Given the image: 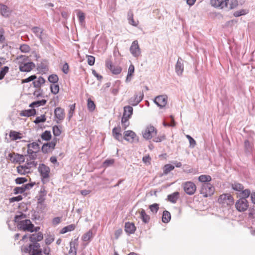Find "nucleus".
<instances>
[{
    "label": "nucleus",
    "instance_id": "obj_3",
    "mask_svg": "<svg viewBox=\"0 0 255 255\" xmlns=\"http://www.w3.org/2000/svg\"><path fill=\"white\" fill-rule=\"evenodd\" d=\"M215 192L214 187L210 183H203L200 191V194L204 197H208L213 195Z\"/></svg>",
    "mask_w": 255,
    "mask_h": 255
},
{
    "label": "nucleus",
    "instance_id": "obj_9",
    "mask_svg": "<svg viewBox=\"0 0 255 255\" xmlns=\"http://www.w3.org/2000/svg\"><path fill=\"white\" fill-rule=\"evenodd\" d=\"M155 128L152 126H148L142 132L143 137L146 139H150L156 134Z\"/></svg>",
    "mask_w": 255,
    "mask_h": 255
},
{
    "label": "nucleus",
    "instance_id": "obj_41",
    "mask_svg": "<svg viewBox=\"0 0 255 255\" xmlns=\"http://www.w3.org/2000/svg\"><path fill=\"white\" fill-rule=\"evenodd\" d=\"M25 218H26V215L20 212L18 215H16L15 216L14 221L17 224L20 221L23 220V219Z\"/></svg>",
    "mask_w": 255,
    "mask_h": 255
},
{
    "label": "nucleus",
    "instance_id": "obj_10",
    "mask_svg": "<svg viewBox=\"0 0 255 255\" xmlns=\"http://www.w3.org/2000/svg\"><path fill=\"white\" fill-rule=\"evenodd\" d=\"M57 139L54 138L52 140L49 142L44 143L41 148V150L44 153H47L55 148Z\"/></svg>",
    "mask_w": 255,
    "mask_h": 255
},
{
    "label": "nucleus",
    "instance_id": "obj_23",
    "mask_svg": "<svg viewBox=\"0 0 255 255\" xmlns=\"http://www.w3.org/2000/svg\"><path fill=\"white\" fill-rule=\"evenodd\" d=\"M29 235V241L32 243H35L40 241L43 238V234L40 232H38V233L33 234Z\"/></svg>",
    "mask_w": 255,
    "mask_h": 255
},
{
    "label": "nucleus",
    "instance_id": "obj_27",
    "mask_svg": "<svg viewBox=\"0 0 255 255\" xmlns=\"http://www.w3.org/2000/svg\"><path fill=\"white\" fill-rule=\"evenodd\" d=\"M140 214V218L141 219L142 221L145 223L147 224L149 222L150 217L149 215L146 214L145 211L144 209H141L140 211H139Z\"/></svg>",
    "mask_w": 255,
    "mask_h": 255
},
{
    "label": "nucleus",
    "instance_id": "obj_33",
    "mask_svg": "<svg viewBox=\"0 0 255 255\" xmlns=\"http://www.w3.org/2000/svg\"><path fill=\"white\" fill-rule=\"evenodd\" d=\"M45 82V79L42 77L40 76L37 80L33 81V84L34 87L39 88Z\"/></svg>",
    "mask_w": 255,
    "mask_h": 255
},
{
    "label": "nucleus",
    "instance_id": "obj_51",
    "mask_svg": "<svg viewBox=\"0 0 255 255\" xmlns=\"http://www.w3.org/2000/svg\"><path fill=\"white\" fill-rule=\"evenodd\" d=\"M69 107H70V110L69 111L68 114V117H67L69 121L70 120V119H71V118L73 116V115L75 109V104L70 105L69 106Z\"/></svg>",
    "mask_w": 255,
    "mask_h": 255
},
{
    "label": "nucleus",
    "instance_id": "obj_28",
    "mask_svg": "<svg viewBox=\"0 0 255 255\" xmlns=\"http://www.w3.org/2000/svg\"><path fill=\"white\" fill-rule=\"evenodd\" d=\"M48 63L47 60H44L37 66V68L41 72H45L48 70Z\"/></svg>",
    "mask_w": 255,
    "mask_h": 255
},
{
    "label": "nucleus",
    "instance_id": "obj_44",
    "mask_svg": "<svg viewBox=\"0 0 255 255\" xmlns=\"http://www.w3.org/2000/svg\"><path fill=\"white\" fill-rule=\"evenodd\" d=\"M27 169H26L25 165H19L17 167V171L19 174H25L28 171H27Z\"/></svg>",
    "mask_w": 255,
    "mask_h": 255
},
{
    "label": "nucleus",
    "instance_id": "obj_4",
    "mask_svg": "<svg viewBox=\"0 0 255 255\" xmlns=\"http://www.w3.org/2000/svg\"><path fill=\"white\" fill-rule=\"evenodd\" d=\"M218 202L224 206H231L234 204V199L230 194H223L220 196L218 199Z\"/></svg>",
    "mask_w": 255,
    "mask_h": 255
},
{
    "label": "nucleus",
    "instance_id": "obj_6",
    "mask_svg": "<svg viewBox=\"0 0 255 255\" xmlns=\"http://www.w3.org/2000/svg\"><path fill=\"white\" fill-rule=\"evenodd\" d=\"M235 206L239 212H244L249 208V202L245 198H241L236 202Z\"/></svg>",
    "mask_w": 255,
    "mask_h": 255
},
{
    "label": "nucleus",
    "instance_id": "obj_2",
    "mask_svg": "<svg viewBox=\"0 0 255 255\" xmlns=\"http://www.w3.org/2000/svg\"><path fill=\"white\" fill-rule=\"evenodd\" d=\"M32 243L24 247L23 251L25 253H28V255H42L41 249H40V244L37 242Z\"/></svg>",
    "mask_w": 255,
    "mask_h": 255
},
{
    "label": "nucleus",
    "instance_id": "obj_13",
    "mask_svg": "<svg viewBox=\"0 0 255 255\" xmlns=\"http://www.w3.org/2000/svg\"><path fill=\"white\" fill-rule=\"evenodd\" d=\"M19 69L21 72H30L35 67V64L32 62L23 63L19 61Z\"/></svg>",
    "mask_w": 255,
    "mask_h": 255
},
{
    "label": "nucleus",
    "instance_id": "obj_35",
    "mask_svg": "<svg viewBox=\"0 0 255 255\" xmlns=\"http://www.w3.org/2000/svg\"><path fill=\"white\" fill-rule=\"evenodd\" d=\"M198 180L203 183H206L211 181L212 178L208 175H201L198 177Z\"/></svg>",
    "mask_w": 255,
    "mask_h": 255
},
{
    "label": "nucleus",
    "instance_id": "obj_55",
    "mask_svg": "<svg viewBox=\"0 0 255 255\" xmlns=\"http://www.w3.org/2000/svg\"><path fill=\"white\" fill-rule=\"evenodd\" d=\"M25 191V190L23 185L21 187H16L13 190V192L15 194H18L19 193L22 194Z\"/></svg>",
    "mask_w": 255,
    "mask_h": 255
},
{
    "label": "nucleus",
    "instance_id": "obj_34",
    "mask_svg": "<svg viewBox=\"0 0 255 255\" xmlns=\"http://www.w3.org/2000/svg\"><path fill=\"white\" fill-rule=\"evenodd\" d=\"M224 0H211V4L215 7H220L221 8H224V6L222 3H224Z\"/></svg>",
    "mask_w": 255,
    "mask_h": 255
},
{
    "label": "nucleus",
    "instance_id": "obj_54",
    "mask_svg": "<svg viewBox=\"0 0 255 255\" xmlns=\"http://www.w3.org/2000/svg\"><path fill=\"white\" fill-rule=\"evenodd\" d=\"M149 208L153 213L156 214L159 210V205L157 203H154L149 205Z\"/></svg>",
    "mask_w": 255,
    "mask_h": 255
},
{
    "label": "nucleus",
    "instance_id": "obj_60",
    "mask_svg": "<svg viewBox=\"0 0 255 255\" xmlns=\"http://www.w3.org/2000/svg\"><path fill=\"white\" fill-rule=\"evenodd\" d=\"M186 137L188 139L189 143H190V147L191 148H193L195 147L196 143V141L193 138H192L190 135H187Z\"/></svg>",
    "mask_w": 255,
    "mask_h": 255
},
{
    "label": "nucleus",
    "instance_id": "obj_25",
    "mask_svg": "<svg viewBox=\"0 0 255 255\" xmlns=\"http://www.w3.org/2000/svg\"><path fill=\"white\" fill-rule=\"evenodd\" d=\"M244 148L246 154H251L254 149L253 143L250 142L248 139L245 140L244 141Z\"/></svg>",
    "mask_w": 255,
    "mask_h": 255
},
{
    "label": "nucleus",
    "instance_id": "obj_47",
    "mask_svg": "<svg viewBox=\"0 0 255 255\" xmlns=\"http://www.w3.org/2000/svg\"><path fill=\"white\" fill-rule=\"evenodd\" d=\"M46 118L45 115H42L40 117H37L36 118L35 120L34 121V123L35 124H38L40 123H44L46 121Z\"/></svg>",
    "mask_w": 255,
    "mask_h": 255
},
{
    "label": "nucleus",
    "instance_id": "obj_20",
    "mask_svg": "<svg viewBox=\"0 0 255 255\" xmlns=\"http://www.w3.org/2000/svg\"><path fill=\"white\" fill-rule=\"evenodd\" d=\"M175 70L178 76L182 75L184 71L183 60L181 58H179L175 66Z\"/></svg>",
    "mask_w": 255,
    "mask_h": 255
},
{
    "label": "nucleus",
    "instance_id": "obj_5",
    "mask_svg": "<svg viewBox=\"0 0 255 255\" xmlns=\"http://www.w3.org/2000/svg\"><path fill=\"white\" fill-rule=\"evenodd\" d=\"M32 32L37 37L41 43L45 41L47 38V35L44 32V29L42 28L34 26L31 29Z\"/></svg>",
    "mask_w": 255,
    "mask_h": 255
},
{
    "label": "nucleus",
    "instance_id": "obj_53",
    "mask_svg": "<svg viewBox=\"0 0 255 255\" xmlns=\"http://www.w3.org/2000/svg\"><path fill=\"white\" fill-rule=\"evenodd\" d=\"M9 136L12 140H16L20 138L19 133L15 131H11L9 133Z\"/></svg>",
    "mask_w": 255,
    "mask_h": 255
},
{
    "label": "nucleus",
    "instance_id": "obj_7",
    "mask_svg": "<svg viewBox=\"0 0 255 255\" xmlns=\"http://www.w3.org/2000/svg\"><path fill=\"white\" fill-rule=\"evenodd\" d=\"M38 171L42 178V181L44 183L45 180L47 179L49 177L50 168L45 164H41L38 167Z\"/></svg>",
    "mask_w": 255,
    "mask_h": 255
},
{
    "label": "nucleus",
    "instance_id": "obj_58",
    "mask_svg": "<svg viewBox=\"0 0 255 255\" xmlns=\"http://www.w3.org/2000/svg\"><path fill=\"white\" fill-rule=\"evenodd\" d=\"M19 49L22 52L27 53L30 51V47L27 44H22L20 46Z\"/></svg>",
    "mask_w": 255,
    "mask_h": 255
},
{
    "label": "nucleus",
    "instance_id": "obj_42",
    "mask_svg": "<svg viewBox=\"0 0 255 255\" xmlns=\"http://www.w3.org/2000/svg\"><path fill=\"white\" fill-rule=\"evenodd\" d=\"M27 147L31 148L36 152H37L40 149L39 145L38 144V143L35 142H33L32 143L28 144Z\"/></svg>",
    "mask_w": 255,
    "mask_h": 255
},
{
    "label": "nucleus",
    "instance_id": "obj_29",
    "mask_svg": "<svg viewBox=\"0 0 255 255\" xmlns=\"http://www.w3.org/2000/svg\"><path fill=\"white\" fill-rule=\"evenodd\" d=\"M24 160L25 158L23 155L16 153L15 154H14L13 159L11 160V162L20 163L24 162Z\"/></svg>",
    "mask_w": 255,
    "mask_h": 255
},
{
    "label": "nucleus",
    "instance_id": "obj_59",
    "mask_svg": "<svg viewBox=\"0 0 255 255\" xmlns=\"http://www.w3.org/2000/svg\"><path fill=\"white\" fill-rule=\"evenodd\" d=\"M54 240V238L53 236L49 235H47V237L46 238L45 240V244L47 245H50Z\"/></svg>",
    "mask_w": 255,
    "mask_h": 255
},
{
    "label": "nucleus",
    "instance_id": "obj_40",
    "mask_svg": "<svg viewBox=\"0 0 255 255\" xmlns=\"http://www.w3.org/2000/svg\"><path fill=\"white\" fill-rule=\"evenodd\" d=\"M92 232L91 231H88L86 233L84 234L82 236V240L84 242L90 241L92 238Z\"/></svg>",
    "mask_w": 255,
    "mask_h": 255
},
{
    "label": "nucleus",
    "instance_id": "obj_8",
    "mask_svg": "<svg viewBox=\"0 0 255 255\" xmlns=\"http://www.w3.org/2000/svg\"><path fill=\"white\" fill-rule=\"evenodd\" d=\"M143 96L144 94L143 91H140L138 93H136L134 94L133 97L129 99L128 103L132 106H135L142 100Z\"/></svg>",
    "mask_w": 255,
    "mask_h": 255
},
{
    "label": "nucleus",
    "instance_id": "obj_15",
    "mask_svg": "<svg viewBox=\"0 0 255 255\" xmlns=\"http://www.w3.org/2000/svg\"><path fill=\"white\" fill-rule=\"evenodd\" d=\"M154 102L159 108H163L167 104V97L165 95L156 96L154 100Z\"/></svg>",
    "mask_w": 255,
    "mask_h": 255
},
{
    "label": "nucleus",
    "instance_id": "obj_64",
    "mask_svg": "<svg viewBox=\"0 0 255 255\" xmlns=\"http://www.w3.org/2000/svg\"><path fill=\"white\" fill-rule=\"evenodd\" d=\"M27 180L25 177H17L15 179V181L17 184H21L27 182Z\"/></svg>",
    "mask_w": 255,
    "mask_h": 255
},
{
    "label": "nucleus",
    "instance_id": "obj_49",
    "mask_svg": "<svg viewBox=\"0 0 255 255\" xmlns=\"http://www.w3.org/2000/svg\"><path fill=\"white\" fill-rule=\"evenodd\" d=\"M50 90L51 93L55 95L59 92V86L58 84H53L50 86Z\"/></svg>",
    "mask_w": 255,
    "mask_h": 255
},
{
    "label": "nucleus",
    "instance_id": "obj_36",
    "mask_svg": "<svg viewBox=\"0 0 255 255\" xmlns=\"http://www.w3.org/2000/svg\"><path fill=\"white\" fill-rule=\"evenodd\" d=\"M46 103V100L43 99L32 102L29 105V107L33 108L34 107H38L40 106H43Z\"/></svg>",
    "mask_w": 255,
    "mask_h": 255
},
{
    "label": "nucleus",
    "instance_id": "obj_50",
    "mask_svg": "<svg viewBox=\"0 0 255 255\" xmlns=\"http://www.w3.org/2000/svg\"><path fill=\"white\" fill-rule=\"evenodd\" d=\"M70 248L66 255H76V249L74 247V245L72 242L70 244Z\"/></svg>",
    "mask_w": 255,
    "mask_h": 255
},
{
    "label": "nucleus",
    "instance_id": "obj_22",
    "mask_svg": "<svg viewBox=\"0 0 255 255\" xmlns=\"http://www.w3.org/2000/svg\"><path fill=\"white\" fill-rule=\"evenodd\" d=\"M136 230L134 224L129 222H126L125 226V231L128 235L134 234Z\"/></svg>",
    "mask_w": 255,
    "mask_h": 255
},
{
    "label": "nucleus",
    "instance_id": "obj_63",
    "mask_svg": "<svg viewBox=\"0 0 255 255\" xmlns=\"http://www.w3.org/2000/svg\"><path fill=\"white\" fill-rule=\"evenodd\" d=\"M95 61V58L93 56L88 55L87 56V62L89 65L92 66L94 64Z\"/></svg>",
    "mask_w": 255,
    "mask_h": 255
},
{
    "label": "nucleus",
    "instance_id": "obj_56",
    "mask_svg": "<svg viewBox=\"0 0 255 255\" xmlns=\"http://www.w3.org/2000/svg\"><path fill=\"white\" fill-rule=\"evenodd\" d=\"M241 192H242L241 193V195H241V196H242V197H241V198H245V199H247V198L248 197H249V196H250V195H251V193H252L251 192V191H250L249 189H245V190H244V189H243V190H242L241 191Z\"/></svg>",
    "mask_w": 255,
    "mask_h": 255
},
{
    "label": "nucleus",
    "instance_id": "obj_30",
    "mask_svg": "<svg viewBox=\"0 0 255 255\" xmlns=\"http://www.w3.org/2000/svg\"><path fill=\"white\" fill-rule=\"evenodd\" d=\"M179 193L178 192H175L171 194L168 195L167 196V199L170 202L172 203H175L179 198Z\"/></svg>",
    "mask_w": 255,
    "mask_h": 255
},
{
    "label": "nucleus",
    "instance_id": "obj_37",
    "mask_svg": "<svg viewBox=\"0 0 255 255\" xmlns=\"http://www.w3.org/2000/svg\"><path fill=\"white\" fill-rule=\"evenodd\" d=\"M87 108L90 112H93L96 108V105L94 101L90 98H89L87 100Z\"/></svg>",
    "mask_w": 255,
    "mask_h": 255
},
{
    "label": "nucleus",
    "instance_id": "obj_18",
    "mask_svg": "<svg viewBox=\"0 0 255 255\" xmlns=\"http://www.w3.org/2000/svg\"><path fill=\"white\" fill-rule=\"evenodd\" d=\"M121 132L122 129L120 126L115 127L112 130L113 136L120 142H122L124 139Z\"/></svg>",
    "mask_w": 255,
    "mask_h": 255
},
{
    "label": "nucleus",
    "instance_id": "obj_12",
    "mask_svg": "<svg viewBox=\"0 0 255 255\" xmlns=\"http://www.w3.org/2000/svg\"><path fill=\"white\" fill-rule=\"evenodd\" d=\"M183 188L186 194L189 195H192L195 192L196 187L193 182L188 181L185 182L183 184Z\"/></svg>",
    "mask_w": 255,
    "mask_h": 255
},
{
    "label": "nucleus",
    "instance_id": "obj_48",
    "mask_svg": "<svg viewBox=\"0 0 255 255\" xmlns=\"http://www.w3.org/2000/svg\"><path fill=\"white\" fill-rule=\"evenodd\" d=\"M9 67L8 66H4L1 68L0 71V80H2L5 75L8 72Z\"/></svg>",
    "mask_w": 255,
    "mask_h": 255
},
{
    "label": "nucleus",
    "instance_id": "obj_61",
    "mask_svg": "<svg viewBox=\"0 0 255 255\" xmlns=\"http://www.w3.org/2000/svg\"><path fill=\"white\" fill-rule=\"evenodd\" d=\"M77 16L79 18L80 23H82L85 21V14L83 12L79 11L77 13Z\"/></svg>",
    "mask_w": 255,
    "mask_h": 255
},
{
    "label": "nucleus",
    "instance_id": "obj_46",
    "mask_svg": "<svg viewBox=\"0 0 255 255\" xmlns=\"http://www.w3.org/2000/svg\"><path fill=\"white\" fill-rule=\"evenodd\" d=\"M48 81L53 84L57 83L58 81V77L56 74H52L49 76Z\"/></svg>",
    "mask_w": 255,
    "mask_h": 255
},
{
    "label": "nucleus",
    "instance_id": "obj_21",
    "mask_svg": "<svg viewBox=\"0 0 255 255\" xmlns=\"http://www.w3.org/2000/svg\"><path fill=\"white\" fill-rule=\"evenodd\" d=\"M11 12L12 10L7 5L0 3V13L2 16L8 17L11 14Z\"/></svg>",
    "mask_w": 255,
    "mask_h": 255
},
{
    "label": "nucleus",
    "instance_id": "obj_26",
    "mask_svg": "<svg viewBox=\"0 0 255 255\" xmlns=\"http://www.w3.org/2000/svg\"><path fill=\"white\" fill-rule=\"evenodd\" d=\"M36 114V110L34 109H31L20 111L19 115L20 116L29 117L35 115Z\"/></svg>",
    "mask_w": 255,
    "mask_h": 255
},
{
    "label": "nucleus",
    "instance_id": "obj_38",
    "mask_svg": "<svg viewBox=\"0 0 255 255\" xmlns=\"http://www.w3.org/2000/svg\"><path fill=\"white\" fill-rule=\"evenodd\" d=\"M174 169V166L169 164H167L164 165L163 168V174L167 175L171 171Z\"/></svg>",
    "mask_w": 255,
    "mask_h": 255
},
{
    "label": "nucleus",
    "instance_id": "obj_14",
    "mask_svg": "<svg viewBox=\"0 0 255 255\" xmlns=\"http://www.w3.org/2000/svg\"><path fill=\"white\" fill-rule=\"evenodd\" d=\"M106 66L114 74H119L122 71L121 67L114 65L110 59L106 60Z\"/></svg>",
    "mask_w": 255,
    "mask_h": 255
},
{
    "label": "nucleus",
    "instance_id": "obj_39",
    "mask_svg": "<svg viewBox=\"0 0 255 255\" xmlns=\"http://www.w3.org/2000/svg\"><path fill=\"white\" fill-rule=\"evenodd\" d=\"M41 137L43 140L48 141L51 138V132L48 130H45L41 135Z\"/></svg>",
    "mask_w": 255,
    "mask_h": 255
},
{
    "label": "nucleus",
    "instance_id": "obj_11",
    "mask_svg": "<svg viewBox=\"0 0 255 255\" xmlns=\"http://www.w3.org/2000/svg\"><path fill=\"white\" fill-rule=\"evenodd\" d=\"M124 139L129 142H138V138L135 133L132 130H127L124 133Z\"/></svg>",
    "mask_w": 255,
    "mask_h": 255
},
{
    "label": "nucleus",
    "instance_id": "obj_32",
    "mask_svg": "<svg viewBox=\"0 0 255 255\" xmlns=\"http://www.w3.org/2000/svg\"><path fill=\"white\" fill-rule=\"evenodd\" d=\"M171 219V215L169 212L165 210L163 212L162 221L164 223H168Z\"/></svg>",
    "mask_w": 255,
    "mask_h": 255
},
{
    "label": "nucleus",
    "instance_id": "obj_31",
    "mask_svg": "<svg viewBox=\"0 0 255 255\" xmlns=\"http://www.w3.org/2000/svg\"><path fill=\"white\" fill-rule=\"evenodd\" d=\"M75 229V225L74 224H70L64 228H63L60 231V234H64L68 232H71Z\"/></svg>",
    "mask_w": 255,
    "mask_h": 255
},
{
    "label": "nucleus",
    "instance_id": "obj_45",
    "mask_svg": "<svg viewBox=\"0 0 255 255\" xmlns=\"http://www.w3.org/2000/svg\"><path fill=\"white\" fill-rule=\"evenodd\" d=\"M232 188L236 191H241L244 189V186L242 184L239 183H235L232 184Z\"/></svg>",
    "mask_w": 255,
    "mask_h": 255
},
{
    "label": "nucleus",
    "instance_id": "obj_57",
    "mask_svg": "<svg viewBox=\"0 0 255 255\" xmlns=\"http://www.w3.org/2000/svg\"><path fill=\"white\" fill-rule=\"evenodd\" d=\"M248 13V11L245 9H241L237 10L234 13V16L235 17H239L241 15H245Z\"/></svg>",
    "mask_w": 255,
    "mask_h": 255
},
{
    "label": "nucleus",
    "instance_id": "obj_19",
    "mask_svg": "<svg viewBox=\"0 0 255 255\" xmlns=\"http://www.w3.org/2000/svg\"><path fill=\"white\" fill-rule=\"evenodd\" d=\"M222 5L224 6V8H226L230 10L236 7L238 5V1L237 0H224Z\"/></svg>",
    "mask_w": 255,
    "mask_h": 255
},
{
    "label": "nucleus",
    "instance_id": "obj_52",
    "mask_svg": "<svg viewBox=\"0 0 255 255\" xmlns=\"http://www.w3.org/2000/svg\"><path fill=\"white\" fill-rule=\"evenodd\" d=\"M53 133L54 136H58L61 133V130L60 129L59 127L57 126H54L52 128Z\"/></svg>",
    "mask_w": 255,
    "mask_h": 255
},
{
    "label": "nucleus",
    "instance_id": "obj_43",
    "mask_svg": "<svg viewBox=\"0 0 255 255\" xmlns=\"http://www.w3.org/2000/svg\"><path fill=\"white\" fill-rule=\"evenodd\" d=\"M124 112L126 115L131 116L133 113V108L130 106H127L124 108Z\"/></svg>",
    "mask_w": 255,
    "mask_h": 255
},
{
    "label": "nucleus",
    "instance_id": "obj_17",
    "mask_svg": "<svg viewBox=\"0 0 255 255\" xmlns=\"http://www.w3.org/2000/svg\"><path fill=\"white\" fill-rule=\"evenodd\" d=\"M54 116L56 118V123L58 124L64 120L65 117L64 110L60 107L55 108L54 110Z\"/></svg>",
    "mask_w": 255,
    "mask_h": 255
},
{
    "label": "nucleus",
    "instance_id": "obj_16",
    "mask_svg": "<svg viewBox=\"0 0 255 255\" xmlns=\"http://www.w3.org/2000/svg\"><path fill=\"white\" fill-rule=\"evenodd\" d=\"M129 50L131 54L135 57H137L140 55V50L137 40L132 42Z\"/></svg>",
    "mask_w": 255,
    "mask_h": 255
},
{
    "label": "nucleus",
    "instance_id": "obj_24",
    "mask_svg": "<svg viewBox=\"0 0 255 255\" xmlns=\"http://www.w3.org/2000/svg\"><path fill=\"white\" fill-rule=\"evenodd\" d=\"M128 23L132 26H137L138 24V21H135L133 19V13L131 9H129L127 15Z\"/></svg>",
    "mask_w": 255,
    "mask_h": 255
},
{
    "label": "nucleus",
    "instance_id": "obj_62",
    "mask_svg": "<svg viewBox=\"0 0 255 255\" xmlns=\"http://www.w3.org/2000/svg\"><path fill=\"white\" fill-rule=\"evenodd\" d=\"M37 164V162H35V161H33L27 162L24 165L26 166V169H27L28 170L31 167H36Z\"/></svg>",
    "mask_w": 255,
    "mask_h": 255
},
{
    "label": "nucleus",
    "instance_id": "obj_1",
    "mask_svg": "<svg viewBox=\"0 0 255 255\" xmlns=\"http://www.w3.org/2000/svg\"><path fill=\"white\" fill-rule=\"evenodd\" d=\"M17 228L23 231H28L29 232H37L39 229V227H34L30 220L25 219L22 220L17 224Z\"/></svg>",
    "mask_w": 255,
    "mask_h": 255
}]
</instances>
